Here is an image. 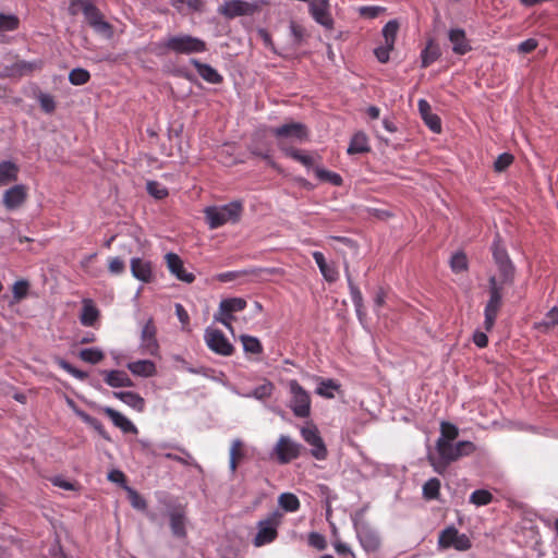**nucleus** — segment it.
Here are the masks:
<instances>
[{
	"label": "nucleus",
	"instance_id": "f257e3e1",
	"mask_svg": "<svg viewBox=\"0 0 558 558\" xmlns=\"http://www.w3.org/2000/svg\"><path fill=\"white\" fill-rule=\"evenodd\" d=\"M157 54H165L167 52H174L177 54H194L202 53L207 50L206 43L189 34H177L168 36L161 41L157 43Z\"/></svg>",
	"mask_w": 558,
	"mask_h": 558
},
{
	"label": "nucleus",
	"instance_id": "6e6d98bb",
	"mask_svg": "<svg viewBox=\"0 0 558 558\" xmlns=\"http://www.w3.org/2000/svg\"><path fill=\"white\" fill-rule=\"evenodd\" d=\"M177 449L182 453V456L167 452L163 454V457L166 459L177 461L183 465H192L193 457L185 449H183L181 447H178Z\"/></svg>",
	"mask_w": 558,
	"mask_h": 558
},
{
	"label": "nucleus",
	"instance_id": "052dcab7",
	"mask_svg": "<svg viewBox=\"0 0 558 558\" xmlns=\"http://www.w3.org/2000/svg\"><path fill=\"white\" fill-rule=\"evenodd\" d=\"M28 287H29L28 281L17 280L13 284V289H12L14 299L16 301L24 299L27 295Z\"/></svg>",
	"mask_w": 558,
	"mask_h": 558
},
{
	"label": "nucleus",
	"instance_id": "1a4fd4ad",
	"mask_svg": "<svg viewBox=\"0 0 558 558\" xmlns=\"http://www.w3.org/2000/svg\"><path fill=\"white\" fill-rule=\"evenodd\" d=\"M301 436L303 440L311 446V454L319 461H323L328 456L327 447L319 434L317 426L313 423H306L301 427Z\"/></svg>",
	"mask_w": 558,
	"mask_h": 558
},
{
	"label": "nucleus",
	"instance_id": "b1692460",
	"mask_svg": "<svg viewBox=\"0 0 558 558\" xmlns=\"http://www.w3.org/2000/svg\"><path fill=\"white\" fill-rule=\"evenodd\" d=\"M191 64L194 65L198 75L209 84H220L223 80L222 75L210 64L202 63L197 59H191Z\"/></svg>",
	"mask_w": 558,
	"mask_h": 558
},
{
	"label": "nucleus",
	"instance_id": "5fc2aeb1",
	"mask_svg": "<svg viewBox=\"0 0 558 558\" xmlns=\"http://www.w3.org/2000/svg\"><path fill=\"white\" fill-rule=\"evenodd\" d=\"M492 494L488 490L478 489L471 494L470 501L476 506H485L492 501Z\"/></svg>",
	"mask_w": 558,
	"mask_h": 558
},
{
	"label": "nucleus",
	"instance_id": "f03ea898",
	"mask_svg": "<svg viewBox=\"0 0 558 558\" xmlns=\"http://www.w3.org/2000/svg\"><path fill=\"white\" fill-rule=\"evenodd\" d=\"M243 210L242 203L239 201L230 202L222 206H210L205 209V218L210 229H217L228 222L239 221Z\"/></svg>",
	"mask_w": 558,
	"mask_h": 558
},
{
	"label": "nucleus",
	"instance_id": "4d7b16f0",
	"mask_svg": "<svg viewBox=\"0 0 558 558\" xmlns=\"http://www.w3.org/2000/svg\"><path fill=\"white\" fill-rule=\"evenodd\" d=\"M146 187L147 192L157 199H161L168 195L167 189L156 181H148Z\"/></svg>",
	"mask_w": 558,
	"mask_h": 558
},
{
	"label": "nucleus",
	"instance_id": "aec40b11",
	"mask_svg": "<svg viewBox=\"0 0 558 558\" xmlns=\"http://www.w3.org/2000/svg\"><path fill=\"white\" fill-rule=\"evenodd\" d=\"M130 266H131V272H132V276L144 282V283H148L153 280V265L150 263V260L148 259H144V258H140V257H133L130 262Z\"/></svg>",
	"mask_w": 558,
	"mask_h": 558
},
{
	"label": "nucleus",
	"instance_id": "ddd939ff",
	"mask_svg": "<svg viewBox=\"0 0 558 558\" xmlns=\"http://www.w3.org/2000/svg\"><path fill=\"white\" fill-rule=\"evenodd\" d=\"M438 545L442 548L452 547L463 551L471 547V541L465 534L459 533L454 526H448L439 534Z\"/></svg>",
	"mask_w": 558,
	"mask_h": 558
},
{
	"label": "nucleus",
	"instance_id": "37998d69",
	"mask_svg": "<svg viewBox=\"0 0 558 558\" xmlns=\"http://www.w3.org/2000/svg\"><path fill=\"white\" fill-rule=\"evenodd\" d=\"M104 356V352L98 348H86L80 352V357L90 364L99 363Z\"/></svg>",
	"mask_w": 558,
	"mask_h": 558
},
{
	"label": "nucleus",
	"instance_id": "e433bc0d",
	"mask_svg": "<svg viewBox=\"0 0 558 558\" xmlns=\"http://www.w3.org/2000/svg\"><path fill=\"white\" fill-rule=\"evenodd\" d=\"M440 57V49L438 46L429 41L426 48L421 52L422 66L427 68Z\"/></svg>",
	"mask_w": 558,
	"mask_h": 558
},
{
	"label": "nucleus",
	"instance_id": "4be33fe9",
	"mask_svg": "<svg viewBox=\"0 0 558 558\" xmlns=\"http://www.w3.org/2000/svg\"><path fill=\"white\" fill-rule=\"evenodd\" d=\"M417 107L423 121L429 128V130L433 131L434 133H440V119L437 114L432 112L429 102L425 99H420L417 102Z\"/></svg>",
	"mask_w": 558,
	"mask_h": 558
},
{
	"label": "nucleus",
	"instance_id": "c85d7f7f",
	"mask_svg": "<svg viewBox=\"0 0 558 558\" xmlns=\"http://www.w3.org/2000/svg\"><path fill=\"white\" fill-rule=\"evenodd\" d=\"M340 384L331 378H320L315 392L326 399H333L335 393L340 389Z\"/></svg>",
	"mask_w": 558,
	"mask_h": 558
},
{
	"label": "nucleus",
	"instance_id": "774afa93",
	"mask_svg": "<svg viewBox=\"0 0 558 558\" xmlns=\"http://www.w3.org/2000/svg\"><path fill=\"white\" fill-rule=\"evenodd\" d=\"M174 307H175V315H177L178 319L180 320V323L182 324V329L186 330V327L189 326V322H190V316H189L186 310L180 303H177Z\"/></svg>",
	"mask_w": 558,
	"mask_h": 558
},
{
	"label": "nucleus",
	"instance_id": "6e6552de",
	"mask_svg": "<svg viewBox=\"0 0 558 558\" xmlns=\"http://www.w3.org/2000/svg\"><path fill=\"white\" fill-rule=\"evenodd\" d=\"M204 341L211 352L221 356H230L234 351L233 344L229 341L225 333L211 326L205 329Z\"/></svg>",
	"mask_w": 558,
	"mask_h": 558
},
{
	"label": "nucleus",
	"instance_id": "338daca9",
	"mask_svg": "<svg viewBox=\"0 0 558 558\" xmlns=\"http://www.w3.org/2000/svg\"><path fill=\"white\" fill-rule=\"evenodd\" d=\"M257 34L266 48H268L271 52L276 54H280V52L277 50L276 46L272 43L270 34L265 28H259L257 31Z\"/></svg>",
	"mask_w": 558,
	"mask_h": 558
},
{
	"label": "nucleus",
	"instance_id": "c756f323",
	"mask_svg": "<svg viewBox=\"0 0 558 558\" xmlns=\"http://www.w3.org/2000/svg\"><path fill=\"white\" fill-rule=\"evenodd\" d=\"M357 537L363 548L367 551H374L379 547V537L377 533L369 529L357 530Z\"/></svg>",
	"mask_w": 558,
	"mask_h": 558
},
{
	"label": "nucleus",
	"instance_id": "dca6fc26",
	"mask_svg": "<svg viewBox=\"0 0 558 558\" xmlns=\"http://www.w3.org/2000/svg\"><path fill=\"white\" fill-rule=\"evenodd\" d=\"M270 132L278 140H292L296 142H303L307 137L306 126L300 122H291L280 126L271 128Z\"/></svg>",
	"mask_w": 558,
	"mask_h": 558
},
{
	"label": "nucleus",
	"instance_id": "bf43d9fd",
	"mask_svg": "<svg viewBox=\"0 0 558 558\" xmlns=\"http://www.w3.org/2000/svg\"><path fill=\"white\" fill-rule=\"evenodd\" d=\"M513 161V156L508 153L500 154L494 162L496 172L505 171Z\"/></svg>",
	"mask_w": 558,
	"mask_h": 558
},
{
	"label": "nucleus",
	"instance_id": "680f3d73",
	"mask_svg": "<svg viewBox=\"0 0 558 558\" xmlns=\"http://www.w3.org/2000/svg\"><path fill=\"white\" fill-rule=\"evenodd\" d=\"M428 461L430 462L434 471L437 472L438 474H444L447 470L448 464L452 462L440 456L439 459H435V457H433L432 454H428Z\"/></svg>",
	"mask_w": 558,
	"mask_h": 558
},
{
	"label": "nucleus",
	"instance_id": "58836bf2",
	"mask_svg": "<svg viewBox=\"0 0 558 558\" xmlns=\"http://www.w3.org/2000/svg\"><path fill=\"white\" fill-rule=\"evenodd\" d=\"M240 340L246 353L259 354L263 352V345L256 337L242 335Z\"/></svg>",
	"mask_w": 558,
	"mask_h": 558
},
{
	"label": "nucleus",
	"instance_id": "13d9d810",
	"mask_svg": "<svg viewBox=\"0 0 558 558\" xmlns=\"http://www.w3.org/2000/svg\"><path fill=\"white\" fill-rule=\"evenodd\" d=\"M384 11L385 8L379 5H363L357 9L359 14L366 19H376Z\"/></svg>",
	"mask_w": 558,
	"mask_h": 558
},
{
	"label": "nucleus",
	"instance_id": "412c9836",
	"mask_svg": "<svg viewBox=\"0 0 558 558\" xmlns=\"http://www.w3.org/2000/svg\"><path fill=\"white\" fill-rule=\"evenodd\" d=\"M448 39L451 43L452 51L456 54L463 56L472 49L465 32L462 28H451L448 32Z\"/></svg>",
	"mask_w": 558,
	"mask_h": 558
},
{
	"label": "nucleus",
	"instance_id": "0eeeda50",
	"mask_svg": "<svg viewBox=\"0 0 558 558\" xmlns=\"http://www.w3.org/2000/svg\"><path fill=\"white\" fill-rule=\"evenodd\" d=\"M76 5L81 7L87 23L96 33L104 35L106 38H110L112 36L111 25L104 20L99 10L92 2L86 0H74L71 8L73 9Z\"/></svg>",
	"mask_w": 558,
	"mask_h": 558
},
{
	"label": "nucleus",
	"instance_id": "864d4df0",
	"mask_svg": "<svg viewBox=\"0 0 558 558\" xmlns=\"http://www.w3.org/2000/svg\"><path fill=\"white\" fill-rule=\"evenodd\" d=\"M19 27V19L13 14L0 13V33L11 32Z\"/></svg>",
	"mask_w": 558,
	"mask_h": 558
},
{
	"label": "nucleus",
	"instance_id": "a18cd8bd",
	"mask_svg": "<svg viewBox=\"0 0 558 558\" xmlns=\"http://www.w3.org/2000/svg\"><path fill=\"white\" fill-rule=\"evenodd\" d=\"M124 489L126 490L130 504L134 509L141 511H145L147 509L146 500L135 489L129 486H124Z\"/></svg>",
	"mask_w": 558,
	"mask_h": 558
},
{
	"label": "nucleus",
	"instance_id": "2f4dec72",
	"mask_svg": "<svg viewBox=\"0 0 558 558\" xmlns=\"http://www.w3.org/2000/svg\"><path fill=\"white\" fill-rule=\"evenodd\" d=\"M369 150L368 141L364 133L360 132L353 135L347 153L349 155L363 154Z\"/></svg>",
	"mask_w": 558,
	"mask_h": 558
},
{
	"label": "nucleus",
	"instance_id": "6ab92c4d",
	"mask_svg": "<svg viewBox=\"0 0 558 558\" xmlns=\"http://www.w3.org/2000/svg\"><path fill=\"white\" fill-rule=\"evenodd\" d=\"M26 196L25 185L16 184L3 193L2 203L8 210H13L25 202Z\"/></svg>",
	"mask_w": 558,
	"mask_h": 558
},
{
	"label": "nucleus",
	"instance_id": "4c0bfd02",
	"mask_svg": "<svg viewBox=\"0 0 558 558\" xmlns=\"http://www.w3.org/2000/svg\"><path fill=\"white\" fill-rule=\"evenodd\" d=\"M459 435L458 427L449 422H441L440 424V437L437 441H444L445 444H451Z\"/></svg>",
	"mask_w": 558,
	"mask_h": 558
},
{
	"label": "nucleus",
	"instance_id": "a19ab883",
	"mask_svg": "<svg viewBox=\"0 0 558 558\" xmlns=\"http://www.w3.org/2000/svg\"><path fill=\"white\" fill-rule=\"evenodd\" d=\"M170 3L179 12L184 9L189 12H199L203 7L202 0H170Z\"/></svg>",
	"mask_w": 558,
	"mask_h": 558
},
{
	"label": "nucleus",
	"instance_id": "2eb2a0df",
	"mask_svg": "<svg viewBox=\"0 0 558 558\" xmlns=\"http://www.w3.org/2000/svg\"><path fill=\"white\" fill-rule=\"evenodd\" d=\"M167 515L173 537L185 538L187 519L184 508L181 505L171 506L168 508Z\"/></svg>",
	"mask_w": 558,
	"mask_h": 558
},
{
	"label": "nucleus",
	"instance_id": "423d86ee",
	"mask_svg": "<svg viewBox=\"0 0 558 558\" xmlns=\"http://www.w3.org/2000/svg\"><path fill=\"white\" fill-rule=\"evenodd\" d=\"M492 253L499 272V277H497L498 280H502V282L506 283H513L515 266L510 259L506 247L501 245L499 235H497L493 242Z\"/></svg>",
	"mask_w": 558,
	"mask_h": 558
},
{
	"label": "nucleus",
	"instance_id": "39448f33",
	"mask_svg": "<svg viewBox=\"0 0 558 558\" xmlns=\"http://www.w3.org/2000/svg\"><path fill=\"white\" fill-rule=\"evenodd\" d=\"M281 518L282 514L276 510L268 514L267 518L257 522V533L253 538V545L255 547H263L277 538Z\"/></svg>",
	"mask_w": 558,
	"mask_h": 558
},
{
	"label": "nucleus",
	"instance_id": "bb28decb",
	"mask_svg": "<svg viewBox=\"0 0 558 558\" xmlns=\"http://www.w3.org/2000/svg\"><path fill=\"white\" fill-rule=\"evenodd\" d=\"M113 397L134 409L137 412H143L145 409V400L137 392L134 391H113Z\"/></svg>",
	"mask_w": 558,
	"mask_h": 558
},
{
	"label": "nucleus",
	"instance_id": "a211bd4d",
	"mask_svg": "<svg viewBox=\"0 0 558 558\" xmlns=\"http://www.w3.org/2000/svg\"><path fill=\"white\" fill-rule=\"evenodd\" d=\"M165 259L168 270L178 280L185 283H192L195 280V276L184 268L183 262L178 254L172 252L167 253Z\"/></svg>",
	"mask_w": 558,
	"mask_h": 558
},
{
	"label": "nucleus",
	"instance_id": "c03bdc74",
	"mask_svg": "<svg viewBox=\"0 0 558 558\" xmlns=\"http://www.w3.org/2000/svg\"><path fill=\"white\" fill-rule=\"evenodd\" d=\"M345 277L348 280V286L350 290L351 301L354 307H363V295L360 289L353 283L351 276L348 270V266H345Z\"/></svg>",
	"mask_w": 558,
	"mask_h": 558
},
{
	"label": "nucleus",
	"instance_id": "f8f14e48",
	"mask_svg": "<svg viewBox=\"0 0 558 558\" xmlns=\"http://www.w3.org/2000/svg\"><path fill=\"white\" fill-rule=\"evenodd\" d=\"M157 328L154 319L149 317L141 329L140 350L142 354L158 356L159 343L157 340Z\"/></svg>",
	"mask_w": 558,
	"mask_h": 558
},
{
	"label": "nucleus",
	"instance_id": "de8ad7c7",
	"mask_svg": "<svg viewBox=\"0 0 558 558\" xmlns=\"http://www.w3.org/2000/svg\"><path fill=\"white\" fill-rule=\"evenodd\" d=\"M89 78V72L83 68L73 69L69 74L70 83L76 86L86 84Z\"/></svg>",
	"mask_w": 558,
	"mask_h": 558
},
{
	"label": "nucleus",
	"instance_id": "9b49d317",
	"mask_svg": "<svg viewBox=\"0 0 558 558\" xmlns=\"http://www.w3.org/2000/svg\"><path fill=\"white\" fill-rule=\"evenodd\" d=\"M475 445L469 440L458 441L457 444H445L441 441H436V450L440 457L449 461H457L461 457H466L472 454L475 451Z\"/></svg>",
	"mask_w": 558,
	"mask_h": 558
},
{
	"label": "nucleus",
	"instance_id": "3c124183",
	"mask_svg": "<svg viewBox=\"0 0 558 558\" xmlns=\"http://www.w3.org/2000/svg\"><path fill=\"white\" fill-rule=\"evenodd\" d=\"M56 363L58 364V366L60 368H62L63 371H65L68 374H70L71 376H73L74 378H77L80 380H84L85 378H87V373H85L84 371H81L74 366H72L68 361H65L64 359H61V357H58L56 360Z\"/></svg>",
	"mask_w": 558,
	"mask_h": 558
},
{
	"label": "nucleus",
	"instance_id": "8fccbe9b",
	"mask_svg": "<svg viewBox=\"0 0 558 558\" xmlns=\"http://www.w3.org/2000/svg\"><path fill=\"white\" fill-rule=\"evenodd\" d=\"M440 481L436 477L429 478L423 485V495L426 499H436L439 495Z\"/></svg>",
	"mask_w": 558,
	"mask_h": 558
},
{
	"label": "nucleus",
	"instance_id": "ea45409f",
	"mask_svg": "<svg viewBox=\"0 0 558 558\" xmlns=\"http://www.w3.org/2000/svg\"><path fill=\"white\" fill-rule=\"evenodd\" d=\"M314 171L316 178L320 181L329 182L335 186H340L342 184L343 180L337 172H332L320 167H316Z\"/></svg>",
	"mask_w": 558,
	"mask_h": 558
},
{
	"label": "nucleus",
	"instance_id": "cd10ccee",
	"mask_svg": "<svg viewBox=\"0 0 558 558\" xmlns=\"http://www.w3.org/2000/svg\"><path fill=\"white\" fill-rule=\"evenodd\" d=\"M230 390L236 396L243 398H254L256 400H265L270 397L274 390V385L270 381H265L264 384L257 386L252 391L242 393L235 387H230Z\"/></svg>",
	"mask_w": 558,
	"mask_h": 558
},
{
	"label": "nucleus",
	"instance_id": "e2e57ef3",
	"mask_svg": "<svg viewBox=\"0 0 558 558\" xmlns=\"http://www.w3.org/2000/svg\"><path fill=\"white\" fill-rule=\"evenodd\" d=\"M38 101L40 104L41 109L47 113H50L56 109L54 99L49 94L40 93L38 96Z\"/></svg>",
	"mask_w": 558,
	"mask_h": 558
},
{
	"label": "nucleus",
	"instance_id": "c9c22d12",
	"mask_svg": "<svg viewBox=\"0 0 558 558\" xmlns=\"http://www.w3.org/2000/svg\"><path fill=\"white\" fill-rule=\"evenodd\" d=\"M278 504L287 512H295L300 508V500L292 493H282L278 497Z\"/></svg>",
	"mask_w": 558,
	"mask_h": 558
},
{
	"label": "nucleus",
	"instance_id": "f3484780",
	"mask_svg": "<svg viewBox=\"0 0 558 558\" xmlns=\"http://www.w3.org/2000/svg\"><path fill=\"white\" fill-rule=\"evenodd\" d=\"M314 21L327 29L333 27V19L329 12V0H312L308 4Z\"/></svg>",
	"mask_w": 558,
	"mask_h": 558
},
{
	"label": "nucleus",
	"instance_id": "603ef678",
	"mask_svg": "<svg viewBox=\"0 0 558 558\" xmlns=\"http://www.w3.org/2000/svg\"><path fill=\"white\" fill-rule=\"evenodd\" d=\"M398 23L397 21H389L384 27H383V36L384 40L387 45H395L397 32H398Z\"/></svg>",
	"mask_w": 558,
	"mask_h": 558
},
{
	"label": "nucleus",
	"instance_id": "7c9ffc66",
	"mask_svg": "<svg viewBox=\"0 0 558 558\" xmlns=\"http://www.w3.org/2000/svg\"><path fill=\"white\" fill-rule=\"evenodd\" d=\"M19 168L10 161L4 160L0 162V186L8 185L17 179Z\"/></svg>",
	"mask_w": 558,
	"mask_h": 558
},
{
	"label": "nucleus",
	"instance_id": "7ed1b4c3",
	"mask_svg": "<svg viewBox=\"0 0 558 558\" xmlns=\"http://www.w3.org/2000/svg\"><path fill=\"white\" fill-rule=\"evenodd\" d=\"M512 283L502 282V280H498L497 276H490L488 279V293L489 299L484 308V327L487 331L492 330L498 312L502 304V292L506 286H511Z\"/></svg>",
	"mask_w": 558,
	"mask_h": 558
},
{
	"label": "nucleus",
	"instance_id": "9d476101",
	"mask_svg": "<svg viewBox=\"0 0 558 558\" xmlns=\"http://www.w3.org/2000/svg\"><path fill=\"white\" fill-rule=\"evenodd\" d=\"M302 449V445L294 441L291 437L280 435L272 449V454L280 464H287L299 458Z\"/></svg>",
	"mask_w": 558,
	"mask_h": 558
},
{
	"label": "nucleus",
	"instance_id": "72a5a7b5",
	"mask_svg": "<svg viewBox=\"0 0 558 558\" xmlns=\"http://www.w3.org/2000/svg\"><path fill=\"white\" fill-rule=\"evenodd\" d=\"M247 303L242 298H229L220 301L219 306L221 310L227 313H238L243 311L246 307Z\"/></svg>",
	"mask_w": 558,
	"mask_h": 558
},
{
	"label": "nucleus",
	"instance_id": "20e7f679",
	"mask_svg": "<svg viewBox=\"0 0 558 558\" xmlns=\"http://www.w3.org/2000/svg\"><path fill=\"white\" fill-rule=\"evenodd\" d=\"M289 403L288 407L293 415L300 418H306L311 414L312 399L307 390H305L298 380L288 381Z\"/></svg>",
	"mask_w": 558,
	"mask_h": 558
},
{
	"label": "nucleus",
	"instance_id": "09e8293b",
	"mask_svg": "<svg viewBox=\"0 0 558 558\" xmlns=\"http://www.w3.org/2000/svg\"><path fill=\"white\" fill-rule=\"evenodd\" d=\"M450 267L453 272L459 274L468 269V258L464 253L457 252L450 258Z\"/></svg>",
	"mask_w": 558,
	"mask_h": 558
},
{
	"label": "nucleus",
	"instance_id": "393cba45",
	"mask_svg": "<svg viewBox=\"0 0 558 558\" xmlns=\"http://www.w3.org/2000/svg\"><path fill=\"white\" fill-rule=\"evenodd\" d=\"M126 367L134 376L144 378L153 377L157 373L156 364L150 360L130 362Z\"/></svg>",
	"mask_w": 558,
	"mask_h": 558
},
{
	"label": "nucleus",
	"instance_id": "69168bd1",
	"mask_svg": "<svg viewBox=\"0 0 558 558\" xmlns=\"http://www.w3.org/2000/svg\"><path fill=\"white\" fill-rule=\"evenodd\" d=\"M290 35L293 38V43L295 46H299L304 38L305 31L302 26L291 22L289 25Z\"/></svg>",
	"mask_w": 558,
	"mask_h": 558
},
{
	"label": "nucleus",
	"instance_id": "0e129e2a",
	"mask_svg": "<svg viewBox=\"0 0 558 558\" xmlns=\"http://www.w3.org/2000/svg\"><path fill=\"white\" fill-rule=\"evenodd\" d=\"M392 48H393L392 45H387L386 43H384V45L377 47L374 50V53H375L377 60L380 63L388 62L389 61L390 51L392 50Z\"/></svg>",
	"mask_w": 558,
	"mask_h": 558
},
{
	"label": "nucleus",
	"instance_id": "473e14b6",
	"mask_svg": "<svg viewBox=\"0 0 558 558\" xmlns=\"http://www.w3.org/2000/svg\"><path fill=\"white\" fill-rule=\"evenodd\" d=\"M556 326H558V307L554 306L546 313L545 317L536 324V328L542 332H548Z\"/></svg>",
	"mask_w": 558,
	"mask_h": 558
},
{
	"label": "nucleus",
	"instance_id": "f704fd0d",
	"mask_svg": "<svg viewBox=\"0 0 558 558\" xmlns=\"http://www.w3.org/2000/svg\"><path fill=\"white\" fill-rule=\"evenodd\" d=\"M98 315L99 312L93 304H90L89 302H84L82 313L80 316L81 324L87 327L93 326L97 320Z\"/></svg>",
	"mask_w": 558,
	"mask_h": 558
},
{
	"label": "nucleus",
	"instance_id": "5701e85b",
	"mask_svg": "<svg viewBox=\"0 0 558 558\" xmlns=\"http://www.w3.org/2000/svg\"><path fill=\"white\" fill-rule=\"evenodd\" d=\"M105 383L112 388L133 387L134 383L130 376L120 369L102 371Z\"/></svg>",
	"mask_w": 558,
	"mask_h": 558
},
{
	"label": "nucleus",
	"instance_id": "49530a36",
	"mask_svg": "<svg viewBox=\"0 0 558 558\" xmlns=\"http://www.w3.org/2000/svg\"><path fill=\"white\" fill-rule=\"evenodd\" d=\"M243 442L241 439H233L229 451V469L232 473L236 470V459L242 456L241 447Z\"/></svg>",
	"mask_w": 558,
	"mask_h": 558
},
{
	"label": "nucleus",
	"instance_id": "79ce46f5",
	"mask_svg": "<svg viewBox=\"0 0 558 558\" xmlns=\"http://www.w3.org/2000/svg\"><path fill=\"white\" fill-rule=\"evenodd\" d=\"M280 148L284 151V154L294 160L301 162L306 168H311L314 163L312 156L303 154L301 150L295 148H286L280 145Z\"/></svg>",
	"mask_w": 558,
	"mask_h": 558
},
{
	"label": "nucleus",
	"instance_id": "a878e982",
	"mask_svg": "<svg viewBox=\"0 0 558 558\" xmlns=\"http://www.w3.org/2000/svg\"><path fill=\"white\" fill-rule=\"evenodd\" d=\"M104 412L112 421L113 425L120 428L123 433H137L136 426L122 413L109 407H106Z\"/></svg>",
	"mask_w": 558,
	"mask_h": 558
},
{
	"label": "nucleus",
	"instance_id": "4468645a",
	"mask_svg": "<svg viewBox=\"0 0 558 558\" xmlns=\"http://www.w3.org/2000/svg\"><path fill=\"white\" fill-rule=\"evenodd\" d=\"M257 10V4L244 0L225 1L217 11L226 19H234L243 15H251Z\"/></svg>",
	"mask_w": 558,
	"mask_h": 558
}]
</instances>
